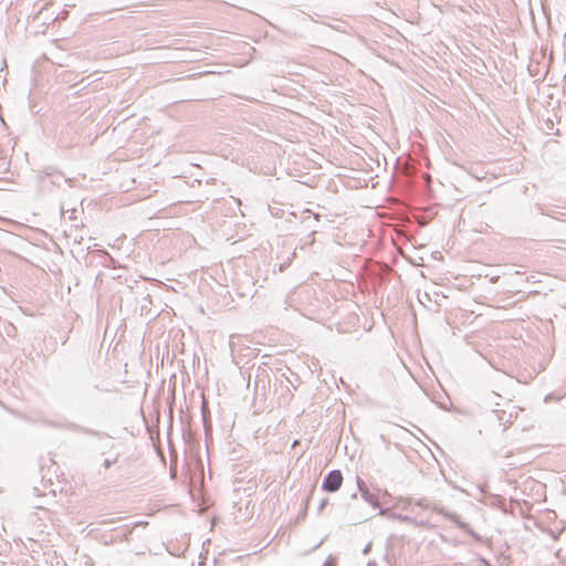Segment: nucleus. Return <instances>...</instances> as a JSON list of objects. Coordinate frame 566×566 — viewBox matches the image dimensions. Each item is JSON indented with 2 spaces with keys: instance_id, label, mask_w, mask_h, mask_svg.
Here are the masks:
<instances>
[{
  "instance_id": "nucleus-1",
  "label": "nucleus",
  "mask_w": 566,
  "mask_h": 566,
  "mask_svg": "<svg viewBox=\"0 0 566 566\" xmlns=\"http://www.w3.org/2000/svg\"><path fill=\"white\" fill-rule=\"evenodd\" d=\"M343 483V474L339 470H332L324 478L322 489L326 492H336L339 490Z\"/></svg>"
},
{
  "instance_id": "nucleus-2",
  "label": "nucleus",
  "mask_w": 566,
  "mask_h": 566,
  "mask_svg": "<svg viewBox=\"0 0 566 566\" xmlns=\"http://www.w3.org/2000/svg\"><path fill=\"white\" fill-rule=\"evenodd\" d=\"M357 486L361 494V497L369 503L373 507H379V499L378 495L371 492L364 480L357 476Z\"/></svg>"
},
{
  "instance_id": "nucleus-3",
  "label": "nucleus",
  "mask_w": 566,
  "mask_h": 566,
  "mask_svg": "<svg viewBox=\"0 0 566 566\" xmlns=\"http://www.w3.org/2000/svg\"><path fill=\"white\" fill-rule=\"evenodd\" d=\"M500 400H502V396L496 394V392H494V391H491V392L486 394L484 399H483L484 405L486 407L492 408L493 412H495V413L503 412L504 413L503 410L497 409V407L501 406Z\"/></svg>"
},
{
  "instance_id": "nucleus-4",
  "label": "nucleus",
  "mask_w": 566,
  "mask_h": 566,
  "mask_svg": "<svg viewBox=\"0 0 566 566\" xmlns=\"http://www.w3.org/2000/svg\"><path fill=\"white\" fill-rule=\"evenodd\" d=\"M432 511H434L438 514L443 515L446 518L458 524L461 528H467V524L461 523L460 516L455 513L448 512L444 507L434 505L432 506Z\"/></svg>"
},
{
  "instance_id": "nucleus-5",
  "label": "nucleus",
  "mask_w": 566,
  "mask_h": 566,
  "mask_svg": "<svg viewBox=\"0 0 566 566\" xmlns=\"http://www.w3.org/2000/svg\"><path fill=\"white\" fill-rule=\"evenodd\" d=\"M118 454H115V457L113 459H105L104 462H103V467L107 470L109 469L114 463L117 462L118 460Z\"/></svg>"
},
{
  "instance_id": "nucleus-6",
  "label": "nucleus",
  "mask_w": 566,
  "mask_h": 566,
  "mask_svg": "<svg viewBox=\"0 0 566 566\" xmlns=\"http://www.w3.org/2000/svg\"><path fill=\"white\" fill-rule=\"evenodd\" d=\"M73 428L80 432H83V433H87V434H98V432L94 431V430H91V429H87V428H83V427H80L77 424H73Z\"/></svg>"
},
{
  "instance_id": "nucleus-7",
  "label": "nucleus",
  "mask_w": 566,
  "mask_h": 566,
  "mask_svg": "<svg viewBox=\"0 0 566 566\" xmlns=\"http://www.w3.org/2000/svg\"><path fill=\"white\" fill-rule=\"evenodd\" d=\"M397 518L399 521H402V522H411V517L407 516V515H397Z\"/></svg>"
},
{
  "instance_id": "nucleus-8",
  "label": "nucleus",
  "mask_w": 566,
  "mask_h": 566,
  "mask_svg": "<svg viewBox=\"0 0 566 566\" xmlns=\"http://www.w3.org/2000/svg\"><path fill=\"white\" fill-rule=\"evenodd\" d=\"M553 399V396L552 395H547L544 399V401L547 403L549 402L551 400Z\"/></svg>"
},
{
  "instance_id": "nucleus-9",
  "label": "nucleus",
  "mask_w": 566,
  "mask_h": 566,
  "mask_svg": "<svg viewBox=\"0 0 566 566\" xmlns=\"http://www.w3.org/2000/svg\"><path fill=\"white\" fill-rule=\"evenodd\" d=\"M368 516H361L360 518H357L355 522L358 523L360 521H367Z\"/></svg>"
},
{
  "instance_id": "nucleus-10",
  "label": "nucleus",
  "mask_w": 566,
  "mask_h": 566,
  "mask_svg": "<svg viewBox=\"0 0 566 566\" xmlns=\"http://www.w3.org/2000/svg\"><path fill=\"white\" fill-rule=\"evenodd\" d=\"M326 503H327V501H326V500H324V501L321 503V505H319V511H321V510H323V507L325 506V504H326Z\"/></svg>"
},
{
  "instance_id": "nucleus-11",
  "label": "nucleus",
  "mask_w": 566,
  "mask_h": 566,
  "mask_svg": "<svg viewBox=\"0 0 566 566\" xmlns=\"http://www.w3.org/2000/svg\"><path fill=\"white\" fill-rule=\"evenodd\" d=\"M386 513V510H379V515H382Z\"/></svg>"
},
{
  "instance_id": "nucleus-12",
  "label": "nucleus",
  "mask_w": 566,
  "mask_h": 566,
  "mask_svg": "<svg viewBox=\"0 0 566 566\" xmlns=\"http://www.w3.org/2000/svg\"><path fill=\"white\" fill-rule=\"evenodd\" d=\"M418 524H419V525H421V526L427 525V523H426V522H419Z\"/></svg>"
}]
</instances>
